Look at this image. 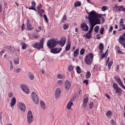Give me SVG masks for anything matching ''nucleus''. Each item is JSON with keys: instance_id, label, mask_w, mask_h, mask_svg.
<instances>
[{"instance_id": "3c124183", "label": "nucleus", "mask_w": 125, "mask_h": 125, "mask_svg": "<svg viewBox=\"0 0 125 125\" xmlns=\"http://www.w3.org/2000/svg\"><path fill=\"white\" fill-rule=\"evenodd\" d=\"M83 105L84 107V109H87V104H85V103H83Z\"/></svg>"}, {"instance_id": "c85d7f7f", "label": "nucleus", "mask_w": 125, "mask_h": 125, "mask_svg": "<svg viewBox=\"0 0 125 125\" xmlns=\"http://www.w3.org/2000/svg\"><path fill=\"white\" fill-rule=\"evenodd\" d=\"M114 79H115L116 82H117V83H119L120 82L122 81V80H121V78H120L119 77V76H114Z\"/></svg>"}, {"instance_id": "423d86ee", "label": "nucleus", "mask_w": 125, "mask_h": 125, "mask_svg": "<svg viewBox=\"0 0 125 125\" xmlns=\"http://www.w3.org/2000/svg\"><path fill=\"white\" fill-rule=\"evenodd\" d=\"M119 43L123 45V47L125 48V33H123L122 35H120L118 40Z\"/></svg>"}, {"instance_id": "864d4df0", "label": "nucleus", "mask_w": 125, "mask_h": 125, "mask_svg": "<svg viewBox=\"0 0 125 125\" xmlns=\"http://www.w3.org/2000/svg\"><path fill=\"white\" fill-rule=\"evenodd\" d=\"M43 17L44 20L46 21V22H48V21L47 20V17L46 16V15H43Z\"/></svg>"}, {"instance_id": "13d9d810", "label": "nucleus", "mask_w": 125, "mask_h": 125, "mask_svg": "<svg viewBox=\"0 0 125 125\" xmlns=\"http://www.w3.org/2000/svg\"><path fill=\"white\" fill-rule=\"evenodd\" d=\"M42 31V26H40L38 28V29L36 30V32H41Z\"/></svg>"}, {"instance_id": "9b49d317", "label": "nucleus", "mask_w": 125, "mask_h": 125, "mask_svg": "<svg viewBox=\"0 0 125 125\" xmlns=\"http://www.w3.org/2000/svg\"><path fill=\"white\" fill-rule=\"evenodd\" d=\"M81 28L84 32H87L88 31V26H87L86 23H82L81 25Z\"/></svg>"}, {"instance_id": "a211bd4d", "label": "nucleus", "mask_w": 125, "mask_h": 125, "mask_svg": "<svg viewBox=\"0 0 125 125\" xmlns=\"http://www.w3.org/2000/svg\"><path fill=\"white\" fill-rule=\"evenodd\" d=\"M26 27L28 31H32V30L34 29V28L32 27V25H31V24H30V22H29V21H27V22L26 23Z\"/></svg>"}, {"instance_id": "aec40b11", "label": "nucleus", "mask_w": 125, "mask_h": 125, "mask_svg": "<svg viewBox=\"0 0 125 125\" xmlns=\"http://www.w3.org/2000/svg\"><path fill=\"white\" fill-rule=\"evenodd\" d=\"M28 78L30 80H34L35 79V76L34 75V74H33L32 72H30L28 74Z\"/></svg>"}, {"instance_id": "09e8293b", "label": "nucleus", "mask_w": 125, "mask_h": 125, "mask_svg": "<svg viewBox=\"0 0 125 125\" xmlns=\"http://www.w3.org/2000/svg\"><path fill=\"white\" fill-rule=\"evenodd\" d=\"M6 48L7 49H8L10 50V51H12V48L11 47V46L9 45V46H6Z\"/></svg>"}, {"instance_id": "ddd939ff", "label": "nucleus", "mask_w": 125, "mask_h": 125, "mask_svg": "<svg viewBox=\"0 0 125 125\" xmlns=\"http://www.w3.org/2000/svg\"><path fill=\"white\" fill-rule=\"evenodd\" d=\"M66 42V40L64 38L61 39L60 41H57V44H60L61 46H64Z\"/></svg>"}, {"instance_id": "9d476101", "label": "nucleus", "mask_w": 125, "mask_h": 125, "mask_svg": "<svg viewBox=\"0 0 125 125\" xmlns=\"http://www.w3.org/2000/svg\"><path fill=\"white\" fill-rule=\"evenodd\" d=\"M61 50H62V48H55L54 49H53L52 48L50 52H51V53L56 54L57 53H59L60 51H61Z\"/></svg>"}, {"instance_id": "473e14b6", "label": "nucleus", "mask_w": 125, "mask_h": 125, "mask_svg": "<svg viewBox=\"0 0 125 125\" xmlns=\"http://www.w3.org/2000/svg\"><path fill=\"white\" fill-rule=\"evenodd\" d=\"M99 49H100V50H103V49H104V46L103 45V43H101L99 44Z\"/></svg>"}, {"instance_id": "8fccbe9b", "label": "nucleus", "mask_w": 125, "mask_h": 125, "mask_svg": "<svg viewBox=\"0 0 125 125\" xmlns=\"http://www.w3.org/2000/svg\"><path fill=\"white\" fill-rule=\"evenodd\" d=\"M106 54H107V51H106V52L104 54H103L102 56H101V58L102 59H103V58H105V57H106Z\"/></svg>"}, {"instance_id": "dca6fc26", "label": "nucleus", "mask_w": 125, "mask_h": 125, "mask_svg": "<svg viewBox=\"0 0 125 125\" xmlns=\"http://www.w3.org/2000/svg\"><path fill=\"white\" fill-rule=\"evenodd\" d=\"M64 86L66 89H69L71 87V82L69 80H66Z\"/></svg>"}, {"instance_id": "49530a36", "label": "nucleus", "mask_w": 125, "mask_h": 125, "mask_svg": "<svg viewBox=\"0 0 125 125\" xmlns=\"http://www.w3.org/2000/svg\"><path fill=\"white\" fill-rule=\"evenodd\" d=\"M58 84L60 85H63V81L62 80H59L58 81Z\"/></svg>"}, {"instance_id": "39448f33", "label": "nucleus", "mask_w": 125, "mask_h": 125, "mask_svg": "<svg viewBox=\"0 0 125 125\" xmlns=\"http://www.w3.org/2000/svg\"><path fill=\"white\" fill-rule=\"evenodd\" d=\"M112 86L116 92V93H117L119 95H122V92H123V89L121 88L120 87H119V85L117 83H113Z\"/></svg>"}, {"instance_id": "412c9836", "label": "nucleus", "mask_w": 125, "mask_h": 125, "mask_svg": "<svg viewBox=\"0 0 125 125\" xmlns=\"http://www.w3.org/2000/svg\"><path fill=\"white\" fill-rule=\"evenodd\" d=\"M16 103V98L13 97L11 101V106H14Z\"/></svg>"}, {"instance_id": "2eb2a0df", "label": "nucleus", "mask_w": 125, "mask_h": 125, "mask_svg": "<svg viewBox=\"0 0 125 125\" xmlns=\"http://www.w3.org/2000/svg\"><path fill=\"white\" fill-rule=\"evenodd\" d=\"M60 95H61V90L60 88H58L56 89L55 92V96L57 99H58L59 97H60Z\"/></svg>"}, {"instance_id": "72a5a7b5", "label": "nucleus", "mask_w": 125, "mask_h": 125, "mask_svg": "<svg viewBox=\"0 0 125 125\" xmlns=\"http://www.w3.org/2000/svg\"><path fill=\"white\" fill-rule=\"evenodd\" d=\"M63 28L64 30H67L68 29V28H69V24L65 23V24H63Z\"/></svg>"}, {"instance_id": "5fc2aeb1", "label": "nucleus", "mask_w": 125, "mask_h": 125, "mask_svg": "<svg viewBox=\"0 0 125 125\" xmlns=\"http://www.w3.org/2000/svg\"><path fill=\"white\" fill-rule=\"evenodd\" d=\"M16 72L17 73H20V72H21V68H18L16 70Z\"/></svg>"}, {"instance_id": "603ef678", "label": "nucleus", "mask_w": 125, "mask_h": 125, "mask_svg": "<svg viewBox=\"0 0 125 125\" xmlns=\"http://www.w3.org/2000/svg\"><path fill=\"white\" fill-rule=\"evenodd\" d=\"M83 83H86V85H87V83H88V80L86 79L83 81Z\"/></svg>"}, {"instance_id": "1a4fd4ad", "label": "nucleus", "mask_w": 125, "mask_h": 125, "mask_svg": "<svg viewBox=\"0 0 125 125\" xmlns=\"http://www.w3.org/2000/svg\"><path fill=\"white\" fill-rule=\"evenodd\" d=\"M21 88L25 93H26V94H29V93H30V90L29 89V88H28V87L25 84H21Z\"/></svg>"}, {"instance_id": "f03ea898", "label": "nucleus", "mask_w": 125, "mask_h": 125, "mask_svg": "<svg viewBox=\"0 0 125 125\" xmlns=\"http://www.w3.org/2000/svg\"><path fill=\"white\" fill-rule=\"evenodd\" d=\"M93 61V54L90 53L88 54L84 58V62L87 65H91Z\"/></svg>"}, {"instance_id": "cd10ccee", "label": "nucleus", "mask_w": 125, "mask_h": 125, "mask_svg": "<svg viewBox=\"0 0 125 125\" xmlns=\"http://www.w3.org/2000/svg\"><path fill=\"white\" fill-rule=\"evenodd\" d=\"M112 111L111 110H108L106 113V116L107 117V118L110 117L111 116H112Z\"/></svg>"}, {"instance_id": "4be33fe9", "label": "nucleus", "mask_w": 125, "mask_h": 125, "mask_svg": "<svg viewBox=\"0 0 125 125\" xmlns=\"http://www.w3.org/2000/svg\"><path fill=\"white\" fill-rule=\"evenodd\" d=\"M79 48L76 49L74 52V54H73L74 57H78V55H79Z\"/></svg>"}, {"instance_id": "c9c22d12", "label": "nucleus", "mask_w": 125, "mask_h": 125, "mask_svg": "<svg viewBox=\"0 0 125 125\" xmlns=\"http://www.w3.org/2000/svg\"><path fill=\"white\" fill-rule=\"evenodd\" d=\"M31 6L32 7H33L34 8H36V5H37V4L36 3V2L35 1H32L31 2Z\"/></svg>"}, {"instance_id": "20e7f679", "label": "nucleus", "mask_w": 125, "mask_h": 125, "mask_svg": "<svg viewBox=\"0 0 125 125\" xmlns=\"http://www.w3.org/2000/svg\"><path fill=\"white\" fill-rule=\"evenodd\" d=\"M57 45V41L53 39H51L49 40L47 42V46L48 48H53V47H55Z\"/></svg>"}, {"instance_id": "a18cd8bd", "label": "nucleus", "mask_w": 125, "mask_h": 125, "mask_svg": "<svg viewBox=\"0 0 125 125\" xmlns=\"http://www.w3.org/2000/svg\"><path fill=\"white\" fill-rule=\"evenodd\" d=\"M107 9H108V8L105 6H104L102 7V11H105V10H107Z\"/></svg>"}, {"instance_id": "774afa93", "label": "nucleus", "mask_w": 125, "mask_h": 125, "mask_svg": "<svg viewBox=\"0 0 125 125\" xmlns=\"http://www.w3.org/2000/svg\"><path fill=\"white\" fill-rule=\"evenodd\" d=\"M122 27H123V30H125V24H122Z\"/></svg>"}, {"instance_id": "6ab92c4d", "label": "nucleus", "mask_w": 125, "mask_h": 125, "mask_svg": "<svg viewBox=\"0 0 125 125\" xmlns=\"http://www.w3.org/2000/svg\"><path fill=\"white\" fill-rule=\"evenodd\" d=\"M70 48H71V42H70V41H68L67 44L65 47V50L66 51H68V50H70Z\"/></svg>"}, {"instance_id": "680f3d73", "label": "nucleus", "mask_w": 125, "mask_h": 125, "mask_svg": "<svg viewBox=\"0 0 125 125\" xmlns=\"http://www.w3.org/2000/svg\"><path fill=\"white\" fill-rule=\"evenodd\" d=\"M12 96H13L12 92H10L8 93V97H11Z\"/></svg>"}, {"instance_id": "6e6d98bb", "label": "nucleus", "mask_w": 125, "mask_h": 125, "mask_svg": "<svg viewBox=\"0 0 125 125\" xmlns=\"http://www.w3.org/2000/svg\"><path fill=\"white\" fill-rule=\"evenodd\" d=\"M112 31H113V26H111L108 30L109 33H112Z\"/></svg>"}, {"instance_id": "a19ab883", "label": "nucleus", "mask_w": 125, "mask_h": 125, "mask_svg": "<svg viewBox=\"0 0 125 125\" xmlns=\"http://www.w3.org/2000/svg\"><path fill=\"white\" fill-rule=\"evenodd\" d=\"M73 70H74V67H73L72 65H69L68 67V71H69V72H72V71H73Z\"/></svg>"}, {"instance_id": "0e129e2a", "label": "nucleus", "mask_w": 125, "mask_h": 125, "mask_svg": "<svg viewBox=\"0 0 125 125\" xmlns=\"http://www.w3.org/2000/svg\"><path fill=\"white\" fill-rule=\"evenodd\" d=\"M25 27V24L23 23L21 26V31H24V27Z\"/></svg>"}, {"instance_id": "e433bc0d", "label": "nucleus", "mask_w": 125, "mask_h": 125, "mask_svg": "<svg viewBox=\"0 0 125 125\" xmlns=\"http://www.w3.org/2000/svg\"><path fill=\"white\" fill-rule=\"evenodd\" d=\"M87 102H88V98L86 97L83 99V103H85L87 104Z\"/></svg>"}, {"instance_id": "f704fd0d", "label": "nucleus", "mask_w": 125, "mask_h": 125, "mask_svg": "<svg viewBox=\"0 0 125 125\" xmlns=\"http://www.w3.org/2000/svg\"><path fill=\"white\" fill-rule=\"evenodd\" d=\"M118 83L119 84V85H120V86H121V87L124 88L125 90V85H124V83H123V82L121 81L120 82H118Z\"/></svg>"}, {"instance_id": "5701e85b", "label": "nucleus", "mask_w": 125, "mask_h": 125, "mask_svg": "<svg viewBox=\"0 0 125 125\" xmlns=\"http://www.w3.org/2000/svg\"><path fill=\"white\" fill-rule=\"evenodd\" d=\"M38 13L40 15L41 17H42V14L44 13V10L43 9L38 10Z\"/></svg>"}, {"instance_id": "bb28decb", "label": "nucleus", "mask_w": 125, "mask_h": 125, "mask_svg": "<svg viewBox=\"0 0 125 125\" xmlns=\"http://www.w3.org/2000/svg\"><path fill=\"white\" fill-rule=\"evenodd\" d=\"M81 5H82V3L79 1L76 2L74 4L75 7H78L79 6H81Z\"/></svg>"}, {"instance_id": "f3484780", "label": "nucleus", "mask_w": 125, "mask_h": 125, "mask_svg": "<svg viewBox=\"0 0 125 125\" xmlns=\"http://www.w3.org/2000/svg\"><path fill=\"white\" fill-rule=\"evenodd\" d=\"M72 101H74V99H72L71 100V101H70L67 105H66V107H67V108L68 109V110H70L71 109V107H72V105H73V102Z\"/></svg>"}, {"instance_id": "bf43d9fd", "label": "nucleus", "mask_w": 125, "mask_h": 125, "mask_svg": "<svg viewBox=\"0 0 125 125\" xmlns=\"http://www.w3.org/2000/svg\"><path fill=\"white\" fill-rule=\"evenodd\" d=\"M110 124L112 125H115V122H114V120L112 119L110 120Z\"/></svg>"}, {"instance_id": "c03bdc74", "label": "nucleus", "mask_w": 125, "mask_h": 125, "mask_svg": "<svg viewBox=\"0 0 125 125\" xmlns=\"http://www.w3.org/2000/svg\"><path fill=\"white\" fill-rule=\"evenodd\" d=\"M14 62L15 65H18L19 64V60H14Z\"/></svg>"}, {"instance_id": "f257e3e1", "label": "nucleus", "mask_w": 125, "mask_h": 125, "mask_svg": "<svg viewBox=\"0 0 125 125\" xmlns=\"http://www.w3.org/2000/svg\"><path fill=\"white\" fill-rule=\"evenodd\" d=\"M89 15L88 17V19L90 22V28L91 30H93V28L95 25L99 24V20H98V17H99L98 14L95 13L94 11H92L90 13H88Z\"/></svg>"}, {"instance_id": "f8f14e48", "label": "nucleus", "mask_w": 125, "mask_h": 125, "mask_svg": "<svg viewBox=\"0 0 125 125\" xmlns=\"http://www.w3.org/2000/svg\"><path fill=\"white\" fill-rule=\"evenodd\" d=\"M18 106L19 109H20V110H21V111H23V112H25V111H26V105L24 103H19L18 104Z\"/></svg>"}, {"instance_id": "338daca9", "label": "nucleus", "mask_w": 125, "mask_h": 125, "mask_svg": "<svg viewBox=\"0 0 125 125\" xmlns=\"http://www.w3.org/2000/svg\"><path fill=\"white\" fill-rule=\"evenodd\" d=\"M65 20H66L62 18L61 21V24H63V23H64V22L65 21Z\"/></svg>"}, {"instance_id": "b1692460", "label": "nucleus", "mask_w": 125, "mask_h": 125, "mask_svg": "<svg viewBox=\"0 0 125 125\" xmlns=\"http://www.w3.org/2000/svg\"><path fill=\"white\" fill-rule=\"evenodd\" d=\"M90 76H91V74L90 73V71H87L86 72L85 78L86 79H89L90 78Z\"/></svg>"}, {"instance_id": "ea45409f", "label": "nucleus", "mask_w": 125, "mask_h": 125, "mask_svg": "<svg viewBox=\"0 0 125 125\" xmlns=\"http://www.w3.org/2000/svg\"><path fill=\"white\" fill-rule=\"evenodd\" d=\"M100 33H101V35H103V34H104V27H101L100 30Z\"/></svg>"}, {"instance_id": "e2e57ef3", "label": "nucleus", "mask_w": 125, "mask_h": 125, "mask_svg": "<svg viewBox=\"0 0 125 125\" xmlns=\"http://www.w3.org/2000/svg\"><path fill=\"white\" fill-rule=\"evenodd\" d=\"M12 70H13V65H10V71H12Z\"/></svg>"}, {"instance_id": "37998d69", "label": "nucleus", "mask_w": 125, "mask_h": 125, "mask_svg": "<svg viewBox=\"0 0 125 125\" xmlns=\"http://www.w3.org/2000/svg\"><path fill=\"white\" fill-rule=\"evenodd\" d=\"M81 55H83V54H84V49L82 48L81 50H80V52Z\"/></svg>"}, {"instance_id": "7ed1b4c3", "label": "nucleus", "mask_w": 125, "mask_h": 125, "mask_svg": "<svg viewBox=\"0 0 125 125\" xmlns=\"http://www.w3.org/2000/svg\"><path fill=\"white\" fill-rule=\"evenodd\" d=\"M43 42H44V39L42 38L39 43L37 42L33 44L32 46L34 47V48H37V49H42V48H43Z\"/></svg>"}, {"instance_id": "7c9ffc66", "label": "nucleus", "mask_w": 125, "mask_h": 125, "mask_svg": "<svg viewBox=\"0 0 125 125\" xmlns=\"http://www.w3.org/2000/svg\"><path fill=\"white\" fill-rule=\"evenodd\" d=\"M76 71H77V74H81V73H82V70L81 69V67H80V66H77Z\"/></svg>"}, {"instance_id": "de8ad7c7", "label": "nucleus", "mask_w": 125, "mask_h": 125, "mask_svg": "<svg viewBox=\"0 0 125 125\" xmlns=\"http://www.w3.org/2000/svg\"><path fill=\"white\" fill-rule=\"evenodd\" d=\"M93 107V103L90 102L89 105V109H91Z\"/></svg>"}, {"instance_id": "a878e982", "label": "nucleus", "mask_w": 125, "mask_h": 125, "mask_svg": "<svg viewBox=\"0 0 125 125\" xmlns=\"http://www.w3.org/2000/svg\"><path fill=\"white\" fill-rule=\"evenodd\" d=\"M40 104L42 109H45V104H44V102H43V101H41L40 102Z\"/></svg>"}, {"instance_id": "393cba45", "label": "nucleus", "mask_w": 125, "mask_h": 125, "mask_svg": "<svg viewBox=\"0 0 125 125\" xmlns=\"http://www.w3.org/2000/svg\"><path fill=\"white\" fill-rule=\"evenodd\" d=\"M85 37L86 39H91V38H92V35H91V33L87 32L86 33V35H85Z\"/></svg>"}, {"instance_id": "79ce46f5", "label": "nucleus", "mask_w": 125, "mask_h": 125, "mask_svg": "<svg viewBox=\"0 0 125 125\" xmlns=\"http://www.w3.org/2000/svg\"><path fill=\"white\" fill-rule=\"evenodd\" d=\"M42 4L40 3L37 6V8L38 10H41V8H42Z\"/></svg>"}, {"instance_id": "69168bd1", "label": "nucleus", "mask_w": 125, "mask_h": 125, "mask_svg": "<svg viewBox=\"0 0 125 125\" xmlns=\"http://www.w3.org/2000/svg\"><path fill=\"white\" fill-rule=\"evenodd\" d=\"M0 12H2V5L0 3Z\"/></svg>"}, {"instance_id": "4d7b16f0", "label": "nucleus", "mask_w": 125, "mask_h": 125, "mask_svg": "<svg viewBox=\"0 0 125 125\" xmlns=\"http://www.w3.org/2000/svg\"><path fill=\"white\" fill-rule=\"evenodd\" d=\"M5 52V50H2V51H1L0 52V54L1 56H2V54L3 53H4Z\"/></svg>"}, {"instance_id": "58836bf2", "label": "nucleus", "mask_w": 125, "mask_h": 125, "mask_svg": "<svg viewBox=\"0 0 125 125\" xmlns=\"http://www.w3.org/2000/svg\"><path fill=\"white\" fill-rule=\"evenodd\" d=\"M112 65H113V62H112V61L109 62L108 64L107 65L109 69L111 68V66H112Z\"/></svg>"}, {"instance_id": "0eeeda50", "label": "nucleus", "mask_w": 125, "mask_h": 125, "mask_svg": "<svg viewBox=\"0 0 125 125\" xmlns=\"http://www.w3.org/2000/svg\"><path fill=\"white\" fill-rule=\"evenodd\" d=\"M34 122V117L32 114V111L29 110L27 112V122L28 124H32Z\"/></svg>"}, {"instance_id": "2f4dec72", "label": "nucleus", "mask_w": 125, "mask_h": 125, "mask_svg": "<svg viewBox=\"0 0 125 125\" xmlns=\"http://www.w3.org/2000/svg\"><path fill=\"white\" fill-rule=\"evenodd\" d=\"M58 78L61 80H63L65 78L64 76H63L61 74H58L57 75Z\"/></svg>"}, {"instance_id": "6e6552de", "label": "nucleus", "mask_w": 125, "mask_h": 125, "mask_svg": "<svg viewBox=\"0 0 125 125\" xmlns=\"http://www.w3.org/2000/svg\"><path fill=\"white\" fill-rule=\"evenodd\" d=\"M31 95L33 102L35 104H39V97L37 93L36 92H32Z\"/></svg>"}, {"instance_id": "4468645a", "label": "nucleus", "mask_w": 125, "mask_h": 125, "mask_svg": "<svg viewBox=\"0 0 125 125\" xmlns=\"http://www.w3.org/2000/svg\"><path fill=\"white\" fill-rule=\"evenodd\" d=\"M115 8H116L117 11H123V12H125V8L123 7V6H118L116 5L115 6Z\"/></svg>"}, {"instance_id": "4c0bfd02", "label": "nucleus", "mask_w": 125, "mask_h": 125, "mask_svg": "<svg viewBox=\"0 0 125 125\" xmlns=\"http://www.w3.org/2000/svg\"><path fill=\"white\" fill-rule=\"evenodd\" d=\"M98 31H99V26H95L94 29L95 33H98Z\"/></svg>"}, {"instance_id": "c756f323", "label": "nucleus", "mask_w": 125, "mask_h": 125, "mask_svg": "<svg viewBox=\"0 0 125 125\" xmlns=\"http://www.w3.org/2000/svg\"><path fill=\"white\" fill-rule=\"evenodd\" d=\"M21 44L22 45L21 47L22 49H25L27 47V44L26 43L22 42Z\"/></svg>"}, {"instance_id": "052dcab7", "label": "nucleus", "mask_w": 125, "mask_h": 125, "mask_svg": "<svg viewBox=\"0 0 125 125\" xmlns=\"http://www.w3.org/2000/svg\"><path fill=\"white\" fill-rule=\"evenodd\" d=\"M100 34H98L96 35L97 37V40H100V39L101 38V37H100Z\"/></svg>"}]
</instances>
